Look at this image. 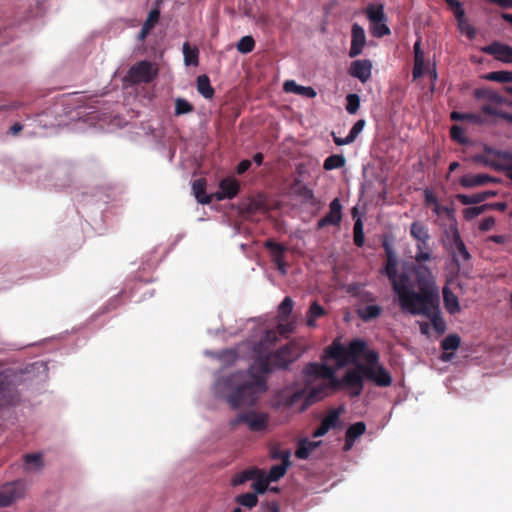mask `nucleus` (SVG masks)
<instances>
[{
	"label": "nucleus",
	"instance_id": "nucleus-35",
	"mask_svg": "<svg viewBox=\"0 0 512 512\" xmlns=\"http://www.w3.org/2000/svg\"><path fill=\"white\" fill-rule=\"evenodd\" d=\"M346 163V159L343 155L340 154H333L328 156L324 160L323 168L325 170H333V169H339L342 168Z\"/></svg>",
	"mask_w": 512,
	"mask_h": 512
},
{
	"label": "nucleus",
	"instance_id": "nucleus-16",
	"mask_svg": "<svg viewBox=\"0 0 512 512\" xmlns=\"http://www.w3.org/2000/svg\"><path fill=\"white\" fill-rule=\"evenodd\" d=\"M450 248L452 250V256L454 261H458V257H461L463 261H468L471 258L457 228L452 229Z\"/></svg>",
	"mask_w": 512,
	"mask_h": 512
},
{
	"label": "nucleus",
	"instance_id": "nucleus-29",
	"mask_svg": "<svg viewBox=\"0 0 512 512\" xmlns=\"http://www.w3.org/2000/svg\"><path fill=\"white\" fill-rule=\"evenodd\" d=\"M428 318L431 322V325L435 329V331L439 334H442L446 330V323L441 316L440 305L437 308L432 309L429 314L423 315Z\"/></svg>",
	"mask_w": 512,
	"mask_h": 512
},
{
	"label": "nucleus",
	"instance_id": "nucleus-31",
	"mask_svg": "<svg viewBox=\"0 0 512 512\" xmlns=\"http://www.w3.org/2000/svg\"><path fill=\"white\" fill-rule=\"evenodd\" d=\"M197 91L206 99H211L214 96L215 90L207 75L203 74L197 77Z\"/></svg>",
	"mask_w": 512,
	"mask_h": 512
},
{
	"label": "nucleus",
	"instance_id": "nucleus-8",
	"mask_svg": "<svg viewBox=\"0 0 512 512\" xmlns=\"http://www.w3.org/2000/svg\"><path fill=\"white\" fill-rule=\"evenodd\" d=\"M270 457L272 459H280L281 462L275 465H272L269 469V472L266 473L268 476V479L270 481L275 482L278 481L280 478H282L286 472L287 469L291 465L290 461V451L289 450H270Z\"/></svg>",
	"mask_w": 512,
	"mask_h": 512
},
{
	"label": "nucleus",
	"instance_id": "nucleus-60",
	"mask_svg": "<svg viewBox=\"0 0 512 512\" xmlns=\"http://www.w3.org/2000/svg\"><path fill=\"white\" fill-rule=\"evenodd\" d=\"M459 27L461 31L468 36V38L473 39L475 37L476 31L471 25L461 22V25H459Z\"/></svg>",
	"mask_w": 512,
	"mask_h": 512
},
{
	"label": "nucleus",
	"instance_id": "nucleus-7",
	"mask_svg": "<svg viewBox=\"0 0 512 512\" xmlns=\"http://www.w3.org/2000/svg\"><path fill=\"white\" fill-rule=\"evenodd\" d=\"M25 492L23 480L8 482L0 486V507H7L22 498Z\"/></svg>",
	"mask_w": 512,
	"mask_h": 512
},
{
	"label": "nucleus",
	"instance_id": "nucleus-58",
	"mask_svg": "<svg viewBox=\"0 0 512 512\" xmlns=\"http://www.w3.org/2000/svg\"><path fill=\"white\" fill-rule=\"evenodd\" d=\"M453 13H454L455 18L458 21V24L461 25V22H464V16H465V11H464L461 3H456L455 9H453Z\"/></svg>",
	"mask_w": 512,
	"mask_h": 512
},
{
	"label": "nucleus",
	"instance_id": "nucleus-2",
	"mask_svg": "<svg viewBox=\"0 0 512 512\" xmlns=\"http://www.w3.org/2000/svg\"><path fill=\"white\" fill-rule=\"evenodd\" d=\"M411 279L402 277L394 283V293L403 312L411 315H425L440 305L439 288L431 270L425 265H411Z\"/></svg>",
	"mask_w": 512,
	"mask_h": 512
},
{
	"label": "nucleus",
	"instance_id": "nucleus-9",
	"mask_svg": "<svg viewBox=\"0 0 512 512\" xmlns=\"http://www.w3.org/2000/svg\"><path fill=\"white\" fill-rule=\"evenodd\" d=\"M246 424L251 431H262L267 427L268 414L263 412L249 411L238 415L232 425Z\"/></svg>",
	"mask_w": 512,
	"mask_h": 512
},
{
	"label": "nucleus",
	"instance_id": "nucleus-56",
	"mask_svg": "<svg viewBox=\"0 0 512 512\" xmlns=\"http://www.w3.org/2000/svg\"><path fill=\"white\" fill-rule=\"evenodd\" d=\"M298 194L300 196H302L304 199H306L307 201H311V202L315 201V196H314L313 191L305 185L300 188Z\"/></svg>",
	"mask_w": 512,
	"mask_h": 512
},
{
	"label": "nucleus",
	"instance_id": "nucleus-27",
	"mask_svg": "<svg viewBox=\"0 0 512 512\" xmlns=\"http://www.w3.org/2000/svg\"><path fill=\"white\" fill-rule=\"evenodd\" d=\"M429 241H417L416 244V253L414 259L416 263L414 265H423L422 263L425 261H429L432 259V249L429 246Z\"/></svg>",
	"mask_w": 512,
	"mask_h": 512
},
{
	"label": "nucleus",
	"instance_id": "nucleus-51",
	"mask_svg": "<svg viewBox=\"0 0 512 512\" xmlns=\"http://www.w3.org/2000/svg\"><path fill=\"white\" fill-rule=\"evenodd\" d=\"M366 121L364 119L358 120L353 127L351 128L348 136L350 139L354 142L358 135L362 132L363 128L365 127Z\"/></svg>",
	"mask_w": 512,
	"mask_h": 512
},
{
	"label": "nucleus",
	"instance_id": "nucleus-6",
	"mask_svg": "<svg viewBox=\"0 0 512 512\" xmlns=\"http://www.w3.org/2000/svg\"><path fill=\"white\" fill-rule=\"evenodd\" d=\"M383 248L385 250L386 254V264L384 267V273L388 277L392 289L394 290V283L398 284L402 281V277H405L406 279H411L412 276L409 272V268L407 271L402 272L401 274H398L397 272V266L398 262L395 256V253L393 252L392 247L387 243H383Z\"/></svg>",
	"mask_w": 512,
	"mask_h": 512
},
{
	"label": "nucleus",
	"instance_id": "nucleus-55",
	"mask_svg": "<svg viewBox=\"0 0 512 512\" xmlns=\"http://www.w3.org/2000/svg\"><path fill=\"white\" fill-rule=\"evenodd\" d=\"M494 104H484L481 107L482 115H491L498 117L500 110L493 106Z\"/></svg>",
	"mask_w": 512,
	"mask_h": 512
},
{
	"label": "nucleus",
	"instance_id": "nucleus-3",
	"mask_svg": "<svg viewBox=\"0 0 512 512\" xmlns=\"http://www.w3.org/2000/svg\"><path fill=\"white\" fill-rule=\"evenodd\" d=\"M363 357L365 365H360V370L364 376L374 382L379 387H388L392 383L389 372L379 365V354L375 350H369L367 343L363 339H353L348 346H344L339 338L324 349L323 359L334 360L337 368H343L349 363H356Z\"/></svg>",
	"mask_w": 512,
	"mask_h": 512
},
{
	"label": "nucleus",
	"instance_id": "nucleus-61",
	"mask_svg": "<svg viewBox=\"0 0 512 512\" xmlns=\"http://www.w3.org/2000/svg\"><path fill=\"white\" fill-rule=\"evenodd\" d=\"M251 167V161L248 159L242 160L236 168L237 174L241 175L245 173Z\"/></svg>",
	"mask_w": 512,
	"mask_h": 512
},
{
	"label": "nucleus",
	"instance_id": "nucleus-53",
	"mask_svg": "<svg viewBox=\"0 0 512 512\" xmlns=\"http://www.w3.org/2000/svg\"><path fill=\"white\" fill-rule=\"evenodd\" d=\"M466 121L478 125H483L488 122L486 117H484L482 113H466Z\"/></svg>",
	"mask_w": 512,
	"mask_h": 512
},
{
	"label": "nucleus",
	"instance_id": "nucleus-20",
	"mask_svg": "<svg viewBox=\"0 0 512 512\" xmlns=\"http://www.w3.org/2000/svg\"><path fill=\"white\" fill-rule=\"evenodd\" d=\"M477 100H483L490 104L500 105L506 103V99L498 92L489 88H478L474 92Z\"/></svg>",
	"mask_w": 512,
	"mask_h": 512
},
{
	"label": "nucleus",
	"instance_id": "nucleus-59",
	"mask_svg": "<svg viewBox=\"0 0 512 512\" xmlns=\"http://www.w3.org/2000/svg\"><path fill=\"white\" fill-rule=\"evenodd\" d=\"M495 225L494 217H487L479 225L481 231H489Z\"/></svg>",
	"mask_w": 512,
	"mask_h": 512
},
{
	"label": "nucleus",
	"instance_id": "nucleus-24",
	"mask_svg": "<svg viewBox=\"0 0 512 512\" xmlns=\"http://www.w3.org/2000/svg\"><path fill=\"white\" fill-rule=\"evenodd\" d=\"M0 394L7 395L6 403H11L17 396L15 384L11 377L6 374H0Z\"/></svg>",
	"mask_w": 512,
	"mask_h": 512
},
{
	"label": "nucleus",
	"instance_id": "nucleus-39",
	"mask_svg": "<svg viewBox=\"0 0 512 512\" xmlns=\"http://www.w3.org/2000/svg\"><path fill=\"white\" fill-rule=\"evenodd\" d=\"M183 54L186 65H198L199 52L197 48H191L186 42L183 45Z\"/></svg>",
	"mask_w": 512,
	"mask_h": 512
},
{
	"label": "nucleus",
	"instance_id": "nucleus-40",
	"mask_svg": "<svg viewBox=\"0 0 512 512\" xmlns=\"http://www.w3.org/2000/svg\"><path fill=\"white\" fill-rule=\"evenodd\" d=\"M461 339L457 334H450L441 341V348L444 351H455L460 347Z\"/></svg>",
	"mask_w": 512,
	"mask_h": 512
},
{
	"label": "nucleus",
	"instance_id": "nucleus-13",
	"mask_svg": "<svg viewBox=\"0 0 512 512\" xmlns=\"http://www.w3.org/2000/svg\"><path fill=\"white\" fill-rule=\"evenodd\" d=\"M342 220V204L339 198H334L329 204V212L317 222V229L328 225L339 226Z\"/></svg>",
	"mask_w": 512,
	"mask_h": 512
},
{
	"label": "nucleus",
	"instance_id": "nucleus-57",
	"mask_svg": "<svg viewBox=\"0 0 512 512\" xmlns=\"http://www.w3.org/2000/svg\"><path fill=\"white\" fill-rule=\"evenodd\" d=\"M414 62H424V53L421 50L420 40L416 41L414 44Z\"/></svg>",
	"mask_w": 512,
	"mask_h": 512
},
{
	"label": "nucleus",
	"instance_id": "nucleus-48",
	"mask_svg": "<svg viewBox=\"0 0 512 512\" xmlns=\"http://www.w3.org/2000/svg\"><path fill=\"white\" fill-rule=\"evenodd\" d=\"M320 363H308L303 369V375L306 378H319Z\"/></svg>",
	"mask_w": 512,
	"mask_h": 512
},
{
	"label": "nucleus",
	"instance_id": "nucleus-30",
	"mask_svg": "<svg viewBox=\"0 0 512 512\" xmlns=\"http://www.w3.org/2000/svg\"><path fill=\"white\" fill-rule=\"evenodd\" d=\"M383 312V309L379 305H366L357 310V314L364 322L372 321L378 318Z\"/></svg>",
	"mask_w": 512,
	"mask_h": 512
},
{
	"label": "nucleus",
	"instance_id": "nucleus-26",
	"mask_svg": "<svg viewBox=\"0 0 512 512\" xmlns=\"http://www.w3.org/2000/svg\"><path fill=\"white\" fill-rule=\"evenodd\" d=\"M260 471H261V469H259L257 467L247 468V469L235 474L231 480V484L233 486H238V485L244 484L245 482L250 481V480L254 481V479L256 477H259Z\"/></svg>",
	"mask_w": 512,
	"mask_h": 512
},
{
	"label": "nucleus",
	"instance_id": "nucleus-12",
	"mask_svg": "<svg viewBox=\"0 0 512 512\" xmlns=\"http://www.w3.org/2000/svg\"><path fill=\"white\" fill-rule=\"evenodd\" d=\"M294 302L291 297L286 296L278 306V330L280 334H288L294 330L293 323H288V319L292 313Z\"/></svg>",
	"mask_w": 512,
	"mask_h": 512
},
{
	"label": "nucleus",
	"instance_id": "nucleus-49",
	"mask_svg": "<svg viewBox=\"0 0 512 512\" xmlns=\"http://www.w3.org/2000/svg\"><path fill=\"white\" fill-rule=\"evenodd\" d=\"M160 18V11L158 9H153L149 12L147 19L143 23V26L149 30H152Z\"/></svg>",
	"mask_w": 512,
	"mask_h": 512
},
{
	"label": "nucleus",
	"instance_id": "nucleus-52",
	"mask_svg": "<svg viewBox=\"0 0 512 512\" xmlns=\"http://www.w3.org/2000/svg\"><path fill=\"white\" fill-rule=\"evenodd\" d=\"M319 379L327 380L336 373V368L320 363Z\"/></svg>",
	"mask_w": 512,
	"mask_h": 512
},
{
	"label": "nucleus",
	"instance_id": "nucleus-5",
	"mask_svg": "<svg viewBox=\"0 0 512 512\" xmlns=\"http://www.w3.org/2000/svg\"><path fill=\"white\" fill-rule=\"evenodd\" d=\"M158 75V67L150 61L142 60L128 70L125 80L132 85L151 83Z\"/></svg>",
	"mask_w": 512,
	"mask_h": 512
},
{
	"label": "nucleus",
	"instance_id": "nucleus-41",
	"mask_svg": "<svg viewBox=\"0 0 512 512\" xmlns=\"http://www.w3.org/2000/svg\"><path fill=\"white\" fill-rule=\"evenodd\" d=\"M193 110H194V106L190 102H188L186 99L177 98L175 100L174 114L176 116L191 113Z\"/></svg>",
	"mask_w": 512,
	"mask_h": 512
},
{
	"label": "nucleus",
	"instance_id": "nucleus-37",
	"mask_svg": "<svg viewBox=\"0 0 512 512\" xmlns=\"http://www.w3.org/2000/svg\"><path fill=\"white\" fill-rule=\"evenodd\" d=\"M235 501L248 509H252L258 503V497L256 493L248 492L241 495H238L235 498Z\"/></svg>",
	"mask_w": 512,
	"mask_h": 512
},
{
	"label": "nucleus",
	"instance_id": "nucleus-17",
	"mask_svg": "<svg viewBox=\"0 0 512 512\" xmlns=\"http://www.w3.org/2000/svg\"><path fill=\"white\" fill-rule=\"evenodd\" d=\"M371 71L372 63L370 60H355L350 66L349 74L362 83H366L371 77Z\"/></svg>",
	"mask_w": 512,
	"mask_h": 512
},
{
	"label": "nucleus",
	"instance_id": "nucleus-28",
	"mask_svg": "<svg viewBox=\"0 0 512 512\" xmlns=\"http://www.w3.org/2000/svg\"><path fill=\"white\" fill-rule=\"evenodd\" d=\"M284 91L292 92L298 95H303L308 98H313L316 96V91L312 87H305L298 85L293 80H287L283 85Z\"/></svg>",
	"mask_w": 512,
	"mask_h": 512
},
{
	"label": "nucleus",
	"instance_id": "nucleus-10",
	"mask_svg": "<svg viewBox=\"0 0 512 512\" xmlns=\"http://www.w3.org/2000/svg\"><path fill=\"white\" fill-rule=\"evenodd\" d=\"M354 364L355 368L347 371L345 375L341 378V382L344 384L345 389H351V397H358L363 391V377L365 376L362 373V370H360V365L362 364L358 363V361Z\"/></svg>",
	"mask_w": 512,
	"mask_h": 512
},
{
	"label": "nucleus",
	"instance_id": "nucleus-23",
	"mask_svg": "<svg viewBox=\"0 0 512 512\" xmlns=\"http://www.w3.org/2000/svg\"><path fill=\"white\" fill-rule=\"evenodd\" d=\"M366 425L364 422H356L348 427L345 436V445L343 448H352L355 441L365 433Z\"/></svg>",
	"mask_w": 512,
	"mask_h": 512
},
{
	"label": "nucleus",
	"instance_id": "nucleus-4",
	"mask_svg": "<svg viewBox=\"0 0 512 512\" xmlns=\"http://www.w3.org/2000/svg\"><path fill=\"white\" fill-rule=\"evenodd\" d=\"M340 389H345L341 379H338L335 374L327 379V383L313 387L310 391L300 389L296 391L284 390L279 396V404L285 407H296L301 403L299 410L303 411L313 403L320 401L325 396Z\"/></svg>",
	"mask_w": 512,
	"mask_h": 512
},
{
	"label": "nucleus",
	"instance_id": "nucleus-21",
	"mask_svg": "<svg viewBox=\"0 0 512 512\" xmlns=\"http://www.w3.org/2000/svg\"><path fill=\"white\" fill-rule=\"evenodd\" d=\"M206 185L205 178L196 179L192 184L193 194L200 204H209L214 199L213 194L208 195L206 193Z\"/></svg>",
	"mask_w": 512,
	"mask_h": 512
},
{
	"label": "nucleus",
	"instance_id": "nucleus-18",
	"mask_svg": "<svg viewBox=\"0 0 512 512\" xmlns=\"http://www.w3.org/2000/svg\"><path fill=\"white\" fill-rule=\"evenodd\" d=\"M498 180L488 174H467L460 178L459 183L464 188L483 186L488 183H496Z\"/></svg>",
	"mask_w": 512,
	"mask_h": 512
},
{
	"label": "nucleus",
	"instance_id": "nucleus-22",
	"mask_svg": "<svg viewBox=\"0 0 512 512\" xmlns=\"http://www.w3.org/2000/svg\"><path fill=\"white\" fill-rule=\"evenodd\" d=\"M264 247L270 251L271 260L274 264L285 261L287 247L277 243L272 239H268L264 243Z\"/></svg>",
	"mask_w": 512,
	"mask_h": 512
},
{
	"label": "nucleus",
	"instance_id": "nucleus-19",
	"mask_svg": "<svg viewBox=\"0 0 512 512\" xmlns=\"http://www.w3.org/2000/svg\"><path fill=\"white\" fill-rule=\"evenodd\" d=\"M339 422V412L331 410L321 421L319 427L313 432L314 437L325 435L330 429L337 427Z\"/></svg>",
	"mask_w": 512,
	"mask_h": 512
},
{
	"label": "nucleus",
	"instance_id": "nucleus-42",
	"mask_svg": "<svg viewBox=\"0 0 512 512\" xmlns=\"http://www.w3.org/2000/svg\"><path fill=\"white\" fill-rule=\"evenodd\" d=\"M236 48L240 53H250L255 48V41L252 36H243L237 43Z\"/></svg>",
	"mask_w": 512,
	"mask_h": 512
},
{
	"label": "nucleus",
	"instance_id": "nucleus-50",
	"mask_svg": "<svg viewBox=\"0 0 512 512\" xmlns=\"http://www.w3.org/2000/svg\"><path fill=\"white\" fill-rule=\"evenodd\" d=\"M450 134H451V138L453 140L457 141L458 143H461V144L467 143V139L464 136V130L462 127L457 126V125L452 126L451 130H450Z\"/></svg>",
	"mask_w": 512,
	"mask_h": 512
},
{
	"label": "nucleus",
	"instance_id": "nucleus-34",
	"mask_svg": "<svg viewBox=\"0 0 512 512\" xmlns=\"http://www.w3.org/2000/svg\"><path fill=\"white\" fill-rule=\"evenodd\" d=\"M410 234L416 241H429L430 235L428 229L422 223L415 221L411 224Z\"/></svg>",
	"mask_w": 512,
	"mask_h": 512
},
{
	"label": "nucleus",
	"instance_id": "nucleus-43",
	"mask_svg": "<svg viewBox=\"0 0 512 512\" xmlns=\"http://www.w3.org/2000/svg\"><path fill=\"white\" fill-rule=\"evenodd\" d=\"M353 234H354V244L357 247H362L365 242V236H364V230H363V222L360 218H358L354 223Z\"/></svg>",
	"mask_w": 512,
	"mask_h": 512
},
{
	"label": "nucleus",
	"instance_id": "nucleus-38",
	"mask_svg": "<svg viewBox=\"0 0 512 512\" xmlns=\"http://www.w3.org/2000/svg\"><path fill=\"white\" fill-rule=\"evenodd\" d=\"M43 465L42 463V454L41 453H33L24 455V466L25 469H39Z\"/></svg>",
	"mask_w": 512,
	"mask_h": 512
},
{
	"label": "nucleus",
	"instance_id": "nucleus-1",
	"mask_svg": "<svg viewBox=\"0 0 512 512\" xmlns=\"http://www.w3.org/2000/svg\"><path fill=\"white\" fill-rule=\"evenodd\" d=\"M304 353L296 342H289L278 350L259 356L248 372L238 371L219 378L215 393L231 408L253 406L267 389L265 375L275 369H286Z\"/></svg>",
	"mask_w": 512,
	"mask_h": 512
},
{
	"label": "nucleus",
	"instance_id": "nucleus-46",
	"mask_svg": "<svg viewBox=\"0 0 512 512\" xmlns=\"http://www.w3.org/2000/svg\"><path fill=\"white\" fill-rule=\"evenodd\" d=\"M346 110L349 114H355L360 108V97L358 94H348L346 96Z\"/></svg>",
	"mask_w": 512,
	"mask_h": 512
},
{
	"label": "nucleus",
	"instance_id": "nucleus-63",
	"mask_svg": "<svg viewBox=\"0 0 512 512\" xmlns=\"http://www.w3.org/2000/svg\"><path fill=\"white\" fill-rule=\"evenodd\" d=\"M333 141L337 146H343L353 143V141L350 139V137L347 135L345 138H340L335 135V133H332Z\"/></svg>",
	"mask_w": 512,
	"mask_h": 512
},
{
	"label": "nucleus",
	"instance_id": "nucleus-47",
	"mask_svg": "<svg viewBox=\"0 0 512 512\" xmlns=\"http://www.w3.org/2000/svg\"><path fill=\"white\" fill-rule=\"evenodd\" d=\"M455 198L462 204V205H471V204H479L483 202V197L480 196L479 193L473 194V195H465V194H457Z\"/></svg>",
	"mask_w": 512,
	"mask_h": 512
},
{
	"label": "nucleus",
	"instance_id": "nucleus-62",
	"mask_svg": "<svg viewBox=\"0 0 512 512\" xmlns=\"http://www.w3.org/2000/svg\"><path fill=\"white\" fill-rule=\"evenodd\" d=\"M424 73V62H414V67H413V77L416 79V78H419L423 75Z\"/></svg>",
	"mask_w": 512,
	"mask_h": 512
},
{
	"label": "nucleus",
	"instance_id": "nucleus-64",
	"mask_svg": "<svg viewBox=\"0 0 512 512\" xmlns=\"http://www.w3.org/2000/svg\"><path fill=\"white\" fill-rule=\"evenodd\" d=\"M317 446H318V443H316V442H309L308 439H301V440H299L296 448H299V449H302V448H317Z\"/></svg>",
	"mask_w": 512,
	"mask_h": 512
},
{
	"label": "nucleus",
	"instance_id": "nucleus-45",
	"mask_svg": "<svg viewBox=\"0 0 512 512\" xmlns=\"http://www.w3.org/2000/svg\"><path fill=\"white\" fill-rule=\"evenodd\" d=\"M491 206L489 204H484L476 207H468L463 210V216L467 221L473 220L478 217L480 214L484 213Z\"/></svg>",
	"mask_w": 512,
	"mask_h": 512
},
{
	"label": "nucleus",
	"instance_id": "nucleus-14",
	"mask_svg": "<svg viewBox=\"0 0 512 512\" xmlns=\"http://www.w3.org/2000/svg\"><path fill=\"white\" fill-rule=\"evenodd\" d=\"M482 51L494 56L499 61L512 63V47L509 45L494 41L490 45L483 47Z\"/></svg>",
	"mask_w": 512,
	"mask_h": 512
},
{
	"label": "nucleus",
	"instance_id": "nucleus-36",
	"mask_svg": "<svg viewBox=\"0 0 512 512\" xmlns=\"http://www.w3.org/2000/svg\"><path fill=\"white\" fill-rule=\"evenodd\" d=\"M270 479H268V476L266 475V472L261 469L259 473V477H256L252 483V488L255 490L258 494H263L268 489Z\"/></svg>",
	"mask_w": 512,
	"mask_h": 512
},
{
	"label": "nucleus",
	"instance_id": "nucleus-32",
	"mask_svg": "<svg viewBox=\"0 0 512 512\" xmlns=\"http://www.w3.org/2000/svg\"><path fill=\"white\" fill-rule=\"evenodd\" d=\"M323 315H325L324 308L321 305H319L317 301L312 302L306 316L307 325L309 327H315L316 320L322 317Z\"/></svg>",
	"mask_w": 512,
	"mask_h": 512
},
{
	"label": "nucleus",
	"instance_id": "nucleus-33",
	"mask_svg": "<svg viewBox=\"0 0 512 512\" xmlns=\"http://www.w3.org/2000/svg\"><path fill=\"white\" fill-rule=\"evenodd\" d=\"M367 18L370 22L378 24L386 21L384 8L382 5H370L366 9Z\"/></svg>",
	"mask_w": 512,
	"mask_h": 512
},
{
	"label": "nucleus",
	"instance_id": "nucleus-25",
	"mask_svg": "<svg viewBox=\"0 0 512 512\" xmlns=\"http://www.w3.org/2000/svg\"><path fill=\"white\" fill-rule=\"evenodd\" d=\"M443 301L444 307L450 314L454 315L459 313L461 308L459 305L458 297L449 289L448 286L443 288Z\"/></svg>",
	"mask_w": 512,
	"mask_h": 512
},
{
	"label": "nucleus",
	"instance_id": "nucleus-54",
	"mask_svg": "<svg viewBox=\"0 0 512 512\" xmlns=\"http://www.w3.org/2000/svg\"><path fill=\"white\" fill-rule=\"evenodd\" d=\"M390 34L389 27L383 22L376 24L374 28V35L377 37H383Z\"/></svg>",
	"mask_w": 512,
	"mask_h": 512
},
{
	"label": "nucleus",
	"instance_id": "nucleus-11",
	"mask_svg": "<svg viewBox=\"0 0 512 512\" xmlns=\"http://www.w3.org/2000/svg\"><path fill=\"white\" fill-rule=\"evenodd\" d=\"M240 187V182L235 177H225L219 182V189L213 193L214 199L217 201L233 199L238 195Z\"/></svg>",
	"mask_w": 512,
	"mask_h": 512
},
{
	"label": "nucleus",
	"instance_id": "nucleus-44",
	"mask_svg": "<svg viewBox=\"0 0 512 512\" xmlns=\"http://www.w3.org/2000/svg\"><path fill=\"white\" fill-rule=\"evenodd\" d=\"M486 79L500 83L512 82V72L509 71H494L486 75Z\"/></svg>",
	"mask_w": 512,
	"mask_h": 512
},
{
	"label": "nucleus",
	"instance_id": "nucleus-15",
	"mask_svg": "<svg viewBox=\"0 0 512 512\" xmlns=\"http://www.w3.org/2000/svg\"><path fill=\"white\" fill-rule=\"evenodd\" d=\"M351 46L349 50V56L355 58L360 55L366 44V35L364 29L357 23L352 25L351 30Z\"/></svg>",
	"mask_w": 512,
	"mask_h": 512
}]
</instances>
